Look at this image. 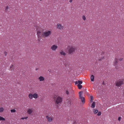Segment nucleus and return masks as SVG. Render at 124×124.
I'll return each mask as SVG.
<instances>
[{
	"label": "nucleus",
	"mask_w": 124,
	"mask_h": 124,
	"mask_svg": "<svg viewBox=\"0 0 124 124\" xmlns=\"http://www.w3.org/2000/svg\"><path fill=\"white\" fill-rule=\"evenodd\" d=\"M54 100L55 104L57 107L58 106V105L62 101V99L60 97H58L54 99Z\"/></svg>",
	"instance_id": "nucleus-3"
},
{
	"label": "nucleus",
	"mask_w": 124,
	"mask_h": 124,
	"mask_svg": "<svg viewBox=\"0 0 124 124\" xmlns=\"http://www.w3.org/2000/svg\"><path fill=\"white\" fill-rule=\"evenodd\" d=\"M90 98H91L90 101L91 102H92L93 101V97L92 96H90Z\"/></svg>",
	"instance_id": "nucleus-24"
},
{
	"label": "nucleus",
	"mask_w": 124,
	"mask_h": 124,
	"mask_svg": "<svg viewBox=\"0 0 124 124\" xmlns=\"http://www.w3.org/2000/svg\"><path fill=\"white\" fill-rule=\"evenodd\" d=\"M101 55L103 56V57L100 59H99L98 60L99 61H101V60L103 59H105V57H106V56L107 55V54L106 52L103 51L101 53Z\"/></svg>",
	"instance_id": "nucleus-7"
},
{
	"label": "nucleus",
	"mask_w": 124,
	"mask_h": 124,
	"mask_svg": "<svg viewBox=\"0 0 124 124\" xmlns=\"http://www.w3.org/2000/svg\"><path fill=\"white\" fill-rule=\"evenodd\" d=\"M121 119V117H119L118 119V120L120 121Z\"/></svg>",
	"instance_id": "nucleus-33"
},
{
	"label": "nucleus",
	"mask_w": 124,
	"mask_h": 124,
	"mask_svg": "<svg viewBox=\"0 0 124 124\" xmlns=\"http://www.w3.org/2000/svg\"><path fill=\"white\" fill-rule=\"evenodd\" d=\"M75 84H77L78 83V84L80 85L82 83V81L78 80V82L76 81L75 82Z\"/></svg>",
	"instance_id": "nucleus-16"
},
{
	"label": "nucleus",
	"mask_w": 124,
	"mask_h": 124,
	"mask_svg": "<svg viewBox=\"0 0 124 124\" xmlns=\"http://www.w3.org/2000/svg\"><path fill=\"white\" fill-rule=\"evenodd\" d=\"M57 28L60 30L63 29L64 27L60 24H58L57 25Z\"/></svg>",
	"instance_id": "nucleus-13"
},
{
	"label": "nucleus",
	"mask_w": 124,
	"mask_h": 124,
	"mask_svg": "<svg viewBox=\"0 0 124 124\" xmlns=\"http://www.w3.org/2000/svg\"><path fill=\"white\" fill-rule=\"evenodd\" d=\"M78 88L79 89H81L82 88V85H80L79 84H78Z\"/></svg>",
	"instance_id": "nucleus-18"
},
{
	"label": "nucleus",
	"mask_w": 124,
	"mask_h": 124,
	"mask_svg": "<svg viewBox=\"0 0 124 124\" xmlns=\"http://www.w3.org/2000/svg\"><path fill=\"white\" fill-rule=\"evenodd\" d=\"M101 114V112H99L97 114V115L98 116H100Z\"/></svg>",
	"instance_id": "nucleus-28"
},
{
	"label": "nucleus",
	"mask_w": 124,
	"mask_h": 124,
	"mask_svg": "<svg viewBox=\"0 0 124 124\" xmlns=\"http://www.w3.org/2000/svg\"><path fill=\"white\" fill-rule=\"evenodd\" d=\"M39 79L40 81H43L44 80L45 78L43 77L40 76L39 78Z\"/></svg>",
	"instance_id": "nucleus-14"
},
{
	"label": "nucleus",
	"mask_w": 124,
	"mask_h": 124,
	"mask_svg": "<svg viewBox=\"0 0 124 124\" xmlns=\"http://www.w3.org/2000/svg\"><path fill=\"white\" fill-rule=\"evenodd\" d=\"M0 120L4 121L5 120V119L4 118L0 116Z\"/></svg>",
	"instance_id": "nucleus-23"
},
{
	"label": "nucleus",
	"mask_w": 124,
	"mask_h": 124,
	"mask_svg": "<svg viewBox=\"0 0 124 124\" xmlns=\"http://www.w3.org/2000/svg\"><path fill=\"white\" fill-rule=\"evenodd\" d=\"M74 124H76V123H74Z\"/></svg>",
	"instance_id": "nucleus-37"
},
{
	"label": "nucleus",
	"mask_w": 124,
	"mask_h": 124,
	"mask_svg": "<svg viewBox=\"0 0 124 124\" xmlns=\"http://www.w3.org/2000/svg\"><path fill=\"white\" fill-rule=\"evenodd\" d=\"M68 49L69 54H71L74 52L77 48L75 46H70L68 47Z\"/></svg>",
	"instance_id": "nucleus-2"
},
{
	"label": "nucleus",
	"mask_w": 124,
	"mask_h": 124,
	"mask_svg": "<svg viewBox=\"0 0 124 124\" xmlns=\"http://www.w3.org/2000/svg\"><path fill=\"white\" fill-rule=\"evenodd\" d=\"M29 98L31 99H32L33 98H34L36 99L38 97V94L36 93H34L33 94L32 93H30L28 95Z\"/></svg>",
	"instance_id": "nucleus-5"
},
{
	"label": "nucleus",
	"mask_w": 124,
	"mask_h": 124,
	"mask_svg": "<svg viewBox=\"0 0 124 124\" xmlns=\"http://www.w3.org/2000/svg\"><path fill=\"white\" fill-rule=\"evenodd\" d=\"M4 54L5 55V56H6L7 55V53L6 51L4 52Z\"/></svg>",
	"instance_id": "nucleus-29"
},
{
	"label": "nucleus",
	"mask_w": 124,
	"mask_h": 124,
	"mask_svg": "<svg viewBox=\"0 0 124 124\" xmlns=\"http://www.w3.org/2000/svg\"><path fill=\"white\" fill-rule=\"evenodd\" d=\"M9 7L8 6H7L6 8H5V9L6 10H8V8H9Z\"/></svg>",
	"instance_id": "nucleus-27"
},
{
	"label": "nucleus",
	"mask_w": 124,
	"mask_h": 124,
	"mask_svg": "<svg viewBox=\"0 0 124 124\" xmlns=\"http://www.w3.org/2000/svg\"><path fill=\"white\" fill-rule=\"evenodd\" d=\"M4 110V108L2 107L0 108V112H3Z\"/></svg>",
	"instance_id": "nucleus-21"
},
{
	"label": "nucleus",
	"mask_w": 124,
	"mask_h": 124,
	"mask_svg": "<svg viewBox=\"0 0 124 124\" xmlns=\"http://www.w3.org/2000/svg\"><path fill=\"white\" fill-rule=\"evenodd\" d=\"M34 110V108L31 107L27 109V113L28 114L31 115Z\"/></svg>",
	"instance_id": "nucleus-9"
},
{
	"label": "nucleus",
	"mask_w": 124,
	"mask_h": 124,
	"mask_svg": "<svg viewBox=\"0 0 124 124\" xmlns=\"http://www.w3.org/2000/svg\"><path fill=\"white\" fill-rule=\"evenodd\" d=\"M82 18L84 21H85L86 20V18L84 15H83L82 16Z\"/></svg>",
	"instance_id": "nucleus-22"
},
{
	"label": "nucleus",
	"mask_w": 124,
	"mask_h": 124,
	"mask_svg": "<svg viewBox=\"0 0 124 124\" xmlns=\"http://www.w3.org/2000/svg\"><path fill=\"white\" fill-rule=\"evenodd\" d=\"M28 118V117H24V119H27Z\"/></svg>",
	"instance_id": "nucleus-31"
},
{
	"label": "nucleus",
	"mask_w": 124,
	"mask_h": 124,
	"mask_svg": "<svg viewBox=\"0 0 124 124\" xmlns=\"http://www.w3.org/2000/svg\"><path fill=\"white\" fill-rule=\"evenodd\" d=\"M83 92V91H80L79 93V99L81 100L83 103H84L85 102V99L84 97L82 96V94Z\"/></svg>",
	"instance_id": "nucleus-6"
},
{
	"label": "nucleus",
	"mask_w": 124,
	"mask_h": 124,
	"mask_svg": "<svg viewBox=\"0 0 124 124\" xmlns=\"http://www.w3.org/2000/svg\"><path fill=\"white\" fill-rule=\"evenodd\" d=\"M57 48V46L55 45H53L51 46V49L53 51H55Z\"/></svg>",
	"instance_id": "nucleus-12"
},
{
	"label": "nucleus",
	"mask_w": 124,
	"mask_h": 124,
	"mask_svg": "<svg viewBox=\"0 0 124 124\" xmlns=\"http://www.w3.org/2000/svg\"><path fill=\"white\" fill-rule=\"evenodd\" d=\"M36 28L37 31V34L38 38L41 37L47 38L49 37L51 34V31H50L42 32L43 29L39 26H37Z\"/></svg>",
	"instance_id": "nucleus-1"
},
{
	"label": "nucleus",
	"mask_w": 124,
	"mask_h": 124,
	"mask_svg": "<svg viewBox=\"0 0 124 124\" xmlns=\"http://www.w3.org/2000/svg\"><path fill=\"white\" fill-rule=\"evenodd\" d=\"M122 60H123V58H120L119 59V61H122Z\"/></svg>",
	"instance_id": "nucleus-32"
},
{
	"label": "nucleus",
	"mask_w": 124,
	"mask_h": 124,
	"mask_svg": "<svg viewBox=\"0 0 124 124\" xmlns=\"http://www.w3.org/2000/svg\"><path fill=\"white\" fill-rule=\"evenodd\" d=\"M46 117L49 122H52L54 119L53 116L50 114H49L46 115Z\"/></svg>",
	"instance_id": "nucleus-4"
},
{
	"label": "nucleus",
	"mask_w": 124,
	"mask_h": 124,
	"mask_svg": "<svg viewBox=\"0 0 124 124\" xmlns=\"http://www.w3.org/2000/svg\"><path fill=\"white\" fill-rule=\"evenodd\" d=\"M94 76L93 75H92L90 77L91 80L92 81H94Z\"/></svg>",
	"instance_id": "nucleus-17"
},
{
	"label": "nucleus",
	"mask_w": 124,
	"mask_h": 124,
	"mask_svg": "<svg viewBox=\"0 0 124 124\" xmlns=\"http://www.w3.org/2000/svg\"><path fill=\"white\" fill-rule=\"evenodd\" d=\"M95 102H93L92 103V105L91 106V107L92 108H93L95 107Z\"/></svg>",
	"instance_id": "nucleus-19"
},
{
	"label": "nucleus",
	"mask_w": 124,
	"mask_h": 124,
	"mask_svg": "<svg viewBox=\"0 0 124 124\" xmlns=\"http://www.w3.org/2000/svg\"><path fill=\"white\" fill-rule=\"evenodd\" d=\"M10 111L12 113L15 112L16 111V110L14 109H11V110Z\"/></svg>",
	"instance_id": "nucleus-25"
},
{
	"label": "nucleus",
	"mask_w": 124,
	"mask_h": 124,
	"mask_svg": "<svg viewBox=\"0 0 124 124\" xmlns=\"http://www.w3.org/2000/svg\"><path fill=\"white\" fill-rule=\"evenodd\" d=\"M60 54L62 55H63V56H65L66 54V53L62 50H61L60 52Z\"/></svg>",
	"instance_id": "nucleus-15"
},
{
	"label": "nucleus",
	"mask_w": 124,
	"mask_h": 124,
	"mask_svg": "<svg viewBox=\"0 0 124 124\" xmlns=\"http://www.w3.org/2000/svg\"><path fill=\"white\" fill-rule=\"evenodd\" d=\"M93 111L94 114H96L98 112V110L97 109H94Z\"/></svg>",
	"instance_id": "nucleus-20"
},
{
	"label": "nucleus",
	"mask_w": 124,
	"mask_h": 124,
	"mask_svg": "<svg viewBox=\"0 0 124 124\" xmlns=\"http://www.w3.org/2000/svg\"><path fill=\"white\" fill-rule=\"evenodd\" d=\"M88 94V95H90V94Z\"/></svg>",
	"instance_id": "nucleus-36"
},
{
	"label": "nucleus",
	"mask_w": 124,
	"mask_h": 124,
	"mask_svg": "<svg viewBox=\"0 0 124 124\" xmlns=\"http://www.w3.org/2000/svg\"><path fill=\"white\" fill-rule=\"evenodd\" d=\"M118 60V59L115 58L114 59V62L113 63V65L115 66V67L116 68H117L118 67V66H117V65Z\"/></svg>",
	"instance_id": "nucleus-11"
},
{
	"label": "nucleus",
	"mask_w": 124,
	"mask_h": 124,
	"mask_svg": "<svg viewBox=\"0 0 124 124\" xmlns=\"http://www.w3.org/2000/svg\"><path fill=\"white\" fill-rule=\"evenodd\" d=\"M13 65H11L10 66V70H12V68H13Z\"/></svg>",
	"instance_id": "nucleus-26"
},
{
	"label": "nucleus",
	"mask_w": 124,
	"mask_h": 124,
	"mask_svg": "<svg viewBox=\"0 0 124 124\" xmlns=\"http://www.w3.org/2000/svg\"><path fill=\"white\" fill-rule=\"evenodd\" d=\"M66 94H69V92L68 91H67L66 92Z\"/></svg>",
	"instance_id": "nucleus-30"
},
{
	"label": "nucleus",
	"mask_w": 124,
	"mask_h": 124,
	"mask_svg": "<svg viewBox=\"0 0 124 124\" xmlns=\"http://www.w3.org/2000/svg\"><path fill=\"white\" fill-rule=\"evenodd\" d=\"M73 0H70L69 2H70V3H71L72 2V1Z\"/></svg>",
	"instance_id": "nucleus-34"
},
{
	"label": "nucleus",
	"mask_w": 124,
	"mask_h": 124,
	"mask_svg": "<svg viewBox=\"0 0 124 124\" xmlns=\"http://www.w3.org/2000/svg\"><path fill=\"white\" fill-rule=\"evenodd\" d=\"M21 119H23V118H21Z\"/></svg>",
	"instance_id": "nucleus-35"
},
{
	"label": "nucleus",
	"mask_w": 124,
	"mask_h": 124,
	"mask_svg": "<svg viewBox=\"0 0 124 124\" xmlns=\"http://www.w3.org/2000/svg\"><path fill=\"white\" fill-rule=\"evenodd\" d=\"M124 83V79H122L117 82L116 84V85L117 86H119Z\"/></svg>",
	"instance_id": "nucleus-8"
},
{
	"label": "nucleus",
	"mask_w": 124,
	"mask_h": 124,
	"mask_svg": "<svg viewBox=\"0 0 124 124\" xmlns=\"http://www.w3.org/2000/svg\"><path fill=\"white\" fill-rule=\"evenodd\" d=\"M65 104L67 106H70L71 104V102L69 99L67 100L65 102Z\"/></svg>",
	"instance_id": "nucleus-10"
}]
</instances>
